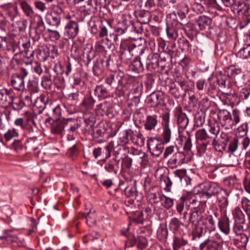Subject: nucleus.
Here are the masks:
<instances>
[{"mask_svg":"<svg viewBox=\"0 0 250 250\" xmlns=\"http://www.w3.org/2000/svg\"><path fill=\"white\" fill-rule=\"evenodd\" d=\"M135 44L130 41H122L120 45V53L122 59L130 60L134 55V52L138 50Z\"/></svg>","mask_w":250,"mask_h":250,"instance_id":"7ed1b4c3","label":"nucleus"},{"mask_svg":"<svg viewBox=\"0 0 250 250\" xmlns=\"http://www.w3.org/2000/svg\"><path fill=\"white\" fill-rule=\"evenodd\" d=\"M171 130L169 126H163L162 139L164 143H167L170 141L171 138Z\"/></svg>","mask_w":250,"mask_h":250,"instance_id":"c9c22d12","label":"nucleus"},{"mask_svg":"<svg viewBox=\"0 0 250 250\" xmlns=\"http://www.w3.org/2000/svg\"><path fill=\"white\" fill-rule=\"evenodd\" d=\"M11 104L12 105L13 109L17 111L21 109L24 106L21 99L14 100L13 99V102Z\"/></svg>","mask_w":250,"mask_h":250,"instance_id":"13d9d810","label":"nucleus"},{"mask_svg":"<svg viewBox=\"0 0 250 250\" xmlns=\"http://www.w3.org/2000/svg\"><path fill=\"white\" fill-rule=\"evenodd\" d=\"M137 23H134L137 25V28L139 26H142V24H146L149 23L151 19V14L147 10L140 11L137 15Z\"/></svg>","mask_w":250,"mask_h":250,"instance_id":"6ab92c4d","label":"nucleus"},{"mask_svg":"<svg viewBox=\"0 0 250 250\" xmlns=\"http://www.w3.org/2000/svg\"><path fill=\"white\" fill-rule=\"evenodd\" d=\"M146 67L149 70H154L159 67L158 53H152L147 56L146 60Z\"/></svg>","mask_w":250,"mask_h":250,"instance_id":"f3484780","label":"nucleus"},{"mask_svg":"<svg viewBox=\"0 0 250 250\" xmlns=\"http://www.w3.org/2000/svg\"><path fill=\"white\" fill-rule=\"evenodd\" d=\"M124 192L128 197H134L136 195V188L132 186H128L125 189Z\"/></svg>","mask_w":250,"mask_h":250,"instance_id":"bf43d9fd","label":"nucleus"},{"mask_svg":"<svg viewBox=\"0 0 250 250\" xmlns=\"http://www.w3.org/2000/svg\"><path fill=\"white\" fill-rule=\"evenodd\" d=\"M143 30L142 26H139L137 28V25L135 24L132 21L124 20L117 23L115 28L116 35L114 39V40H116L117 36L122 35L124 34H129L133 32L141 33Z\"/></svg>","mask_w":250,"mask_h":250,"instance_id":"f257e3e1","label":"nucleus"},{"mask_svg":"<svg viewBox=\"0 0 250 250\" xmlns=\"http://www.w3.org/2000/svg\"><path fill=\"white\" fill-rule=\"evenodd\" d=\"M147 146L151 154L156 157H159L162 154L164 148V143L160 142L156 138L148 140Z\"/></svg>","mask_w":250,"mask_h":250,"instance_id":"39448f33","label":"nucleus"},{"mask_svg":"<svg viewBox=\"0 0 250 250\" xmlns=\"http://www.w3.org/2000/svg\"><path fill=\"white\" fill-rule=\"evenodd\" d=\"M188 243V240L185 238L184 233L180 236L175 235L173 243V250H179L181 247L186 246Z\"/></svg>","mask_w":250,"mask_h":250,"instance_id":"393cba45","label":"nucleus"},{"mask_svg":"<svg viewBox=\"0 0 250 250\" xmlns=\"http://www.w3.org/2000/svg\"><path fill=\"white\" fill-rule=\"evenodd\" d=\"M14 97L12 89H3L0 90V105L6 107L11 105Z\"/></svg>","mask_w":250,"mask_h":250,"instance_id":"9d476101","label":"nucleus"},{"mask_svg":"<svg viewBox=\"0 0 250 250\" xmlns=\"http://www.w3.org/2000/svg\"><path fill=\"white\" fill-rule=\"evenodd\" d=\"M119 163L120 160H117L116 156L106 163L104 168L107 172L116 174L119 169Z\"/></svg>","mask_w":250,"mask_h":250,"instance_id":"a211bd4d","label":"nucleus"},{"mask_svg":"<svg viewBox=\"0 0 250 250\" xmlns=\"http://www.w3.org/2000/svg\"><path fill=\"white\" fill-rule=\"evenodd\" d=\"M160 200L163 206L166 208H169L173 205V199L165 195L161 196Z\"/></svg>","mask_w":250,"mask_h":250,"instance_id":"8fccbe9b","label":"nucleus"},{"mask_svg":"<svg viewBox=\"0 0 250 250\" xmlns=\"http://www.w3.org/2000/svg\"><path fill=\"white\" fill-rule=\"evenodd\" d=\"M230 191L227 189L219 188L215 196H216L217 201L220 203L223 207H227L229 204L228 197L229 195Z\"/></svg>","mask_w":250,"mask_h":250,"instance_id":"dca6fc26","label":"nucleus"},{"mask_svg":"<svg viewBox=\"0 0 250 250\" xmlns=\"http://www.w3.org/2000/svg\"><path fill=\"white\" fill-rule=\"evenodd\" d=\"M237 11L238 13L241 12L244 14L241 22V27L243 28L247 26L250 23V14H249V10H245L243 12L241 9H238Z\"/></svg>","mask_w":250,"mask_h":250,"instance_id":"58836bf2","label":"nucleus"},{"mask_svg":"<svg viewBox=\"0 0 250 250\" xmlns=\"http://www.w3.org/2000/svg\"><path fill=\"white\" fill-rule=\"evenodd\" d=\"M196 138L207 143H210L213 141L212 137L205 129H199L196 131Z\"/></svg>","mask_w":250,"mask_h":250,"instance_id":"cd10ccee","label":"nucleus"},{"mask_svg":"<svg viewBox=\"0 0 250 250\" xmlns=\"http://www.w3.org/2000/svg\"><path fill=\"white\" fill-rule=\"evenodd\" d=\"M238 53L239 56L244 59L250 57V46H247L243 48L240 50Z\"/></svg>","mask_w":250,"mask_h":250,"instance_id":"0e129e2a","label":"nucleus"},{"mask_svg":"<svg viewBox=\"0 0 250 250\" xmlns=\"http://www.w3.org/2000/svg\"><path fill=\"white\" fill-rule=\"evenodd\" d=\"M129 241H130V244H128L129 242L126 244V245H128V247H132L136 244L137 247L140 249H143L146 248L147 244L146 239L141 236L137 237V238L132 237V238L129 240Z\"/></svg>","mask_w":250,"mask_h":250,"instance_id":"5701e85b","label":"nucleus"},{"mask_svg":"<svg viewBox=\"0 0 250 250\" xmlns=\"http://www.w3.org/2000/svg\"><path fill=\"white\" fill-rule=\"evenodd\" d=\"M173 174L175 177L180 181H181L183 178H187L186 176V170L185 169L176 170L173 172Z\"/></svg>","mask_w":250,"mask_h":250,"instance_id":"052dcab7","label":"nucleus"},{"mask_svg":"<svg viewBox=\"0 0 250 250\" xmlns=\"http://www.w3.org/2000/svg\"><path fill=\"white\" fill-rule=\"evenodd\" d=\"M105 149L108 152V157L110 156V153L112 150L114 151L115 157H117V155L121 153L125 154L128 151V147L121 143H119L118 141H112L108 143L107 146H105Z\"/></svg>","mask_w":250,"mask_h":250,"instance_id":"6e6552de","label":"nucleus"},{"mask_svg":"<svg viewBox=\"0 0 250 250\" xmlns=\"http://www.w3.org/2000/svg\"><path fill=\"white\" fill-rule=\"evenodd\" d=\"M226 144L220 141H216L215 139L212 141V145L215 150L218 152H222L225 150L226 147Z\"/></svg>","mask_w":250,"mask_h":250,"instance_id":"864d4df0","label":"nucleus"},{"mask_svg":"<svg viewBox=\"0 0 250 250\" xmlns=\"http://www.w3.org/2000/svg\"><path fill=\"white\" fill-rule=\"evenodd\" d=\"M218 117L221 125L226 129H230L233 127L232 115L227 110H220L218 112Z\"/></svg>","mask_w":250,"mask_h":250,"instance_id":"0eeeda50","label":"nucleus"},{"mask_svg":"<svg viewBox=\"0 0 250 250\" xmlns=\"http://www.w3.org/2000/svg\"><path fill=\"white\" fill-rule=\"evenodd\" d=\"M0 239L7 242L8 243L17 242L19 240L18 237L13 233L11 229H6L4 230V234L0 236Z\"/></svg>","mask_w":250,"mask_h":250,"instance_id":"bb28decb","label":"nucleus"},{"mask_svg":"<svg viewBox=\"0 0 250 250\" xmlns=\"http://www.w3.org/2000/svg\"><path fill=\"white\" fill-rule=\"evenodd\" d=\"M103 68L102 63L99 62H97L94 64L93 67V72L95 76H99L102 74Z\"/></svg>","mask_w":250,"mask_h":250,"instance_id":"e2e57ef3","label":"nucleus"},{"mask_svg":"<svg viewBox=\"0 0 250 250\" xmlns=\"http://www.w3.org/2000/svg\"><path fill=\"white\" fill-rule=\"evenodd\" d=\"M233 126L239 123L240 120V112L238 109H234L232 110L231 114Z\"/></svg>","mask_w":250,"mask_h":250,"instance_id":"680f3d73","label":"nucleus"},{"mask_svg":"<svg viewBox=\"0 0 250 250\" xmlns=\"http://www.w3.org/2000/svg\"><path fill=\"white\" fill-rule=\"evenodd\" d=\"M219 187L215 183L206 182L200 185L202 196H205L209 199L212 196H215Z\"/></svg>","mask_w":250,"mask_h":250,"instance_id":"423d86ee","label":"nucleus"},{"mask_svg":"<svg viewBox=\"0 0 250 250\" xmlns=\"http://www.w3.org/2000/svg\"><path fill=\"white\" fill-rule=\"evenodd\" d=\"M176 83H178L180 86V89L182 91H184V93L183 94V97H185L186 92L190 90V87L188 86V83L187 81L178 80L176 81Z\"/></svg>","mask_w":250,"mask_h":250,"instance_id":"603ef678","label":"nucleus"},{"mask_svg":"<svg viewBox=\"0 0 250 250\" xmlns=\"http://www.w3.org/2000/svg\"><path fill=\"white\" fill-rule=\"evenodd\" d=\"M164 170H165V168L163 167L158 169L155 172V175L160 178L162 182L163 181L165 183L166 185L165 189L167 191H170L172 183L169 177L163 175L162 172Z\"/></svg>","mask_w":250,"mask_h":250,"instance_id":"b1692460","label":"nucleus"},{"mask_svg":"<svg viewBox=\"0 0 250 250\" xmlns=\"http://www.w3.org/2000/svg\"><path fill=\"white\" fill-rule=\"evenodd\" d=\"M236 235L237 236L236 240L239 247L241 248L246 247L249 240L248 236L244 233Z\"/></svg>","mask_w":250,"mask_h":250,"instance_id":"49530a36","label":"nucleus"},{"mask_svg":"<svg viewBox=\"0 0 250 250\" xmlns=\"http://www.w3.org/2000/svg\"><path fill=\"white\" fill-rule=\"evenodd\" d=\"M86 219V223L89 226H92L96 224V214L95 210H90L86 214H84Z\"/></svg>","mask_w":250,"mask_h":250,"instance_id":"ea45409f","label":"nucleus"},{"mask_svg":"<svg viewBox=\"0 0 250 250\" xmlns=\"http://www.w3.org/2000/svg\"><path fill=\"white\" fill-rule=\"evenodd\" d=\"M112 42L107 38H100L96 43L95 49L99 52H106L110 49Z\"/></svg>","mask_w":250,"mask_h":250,"instance_id":"aec40b11","label":"nucleus"},{"mask_svg":"<svg viewBox=\"0 0 250 250\" xmlns=\"http://www.w3.org/2000/svg\"><path fill=\"white\" fill-rule=\"evenodd\" d=\"M238 146L242 149H246L250 143V139L247 136H242L235 138Z\"/></svg>","mask_w":250,"mask_h":250,"instance_id":"72a5a7b5","label":"nucleus"},{"mask_svg":"<svg viewBox=\"0 0 250 250\" xmlns=\"http://www.w3.org/2000/svg\"><path fill=\"white\" fill-rule=\"evenodd\" d=\"M146 49L145 48H142L141 49L140 53V56H141V58L140 57L139 58H136L132 62L131 64L129 66L130 69L136 73H140L142 72L144 70V66L142 63L141 59H144L145 57L144 56V54L145 53V51Z\"/></svg>","mask_w":250,"mask_h":250,"instance_id":"2eb2a0df","label":"nucleus"},{"mask_svg":"<svg viewBox=\"0 0 250 250\" xmlns=\"http://www.w3.org/2000/svg\"><path fill=\"white\" fill-rule=\"evenodd\" d=\"M163 101V95L160 92L152 93L148 98L151 106L156 107L160 104Z\"/></svg>","mask_w":250,"mask_h":250,"instance_id":"c85d7f7f","label":"nucleus"},{"mask_svg":"<svg viewBox=\"0 0 250 250\" xmlns=\"http://www.w3.org/2000/svg\"><path fill=\"white\" fill-rule=\"evenodd\" d=\"M175 115L177 118V122L179 127L185 129L188 124V119L186 114L181 112V107L176 108Z\"/></svg>","mask_w":250,"mask_h":250,"instance_id":"412c9836","label":"nucleus"},{"mask_svg":"<svg viewBox=\"0 0 250 250\" xmlns=\"http://www.w3.org/2000/svg\"><path fill=\"white\" fill-rule=\"evenodd\" d=\"M187 228V226L181 222L176 217L172 218L169 224V228L175 235L179 234L182 235L184 233V230Z\"/></svg>","mask_w":250,"mask_h":250,"instance_id":"9b49d317","label":"nucleus"},{"mask_svg":"<svg viewBox=\"0 0 250 250\" xmlns=\"http://www.w3.org/2000/svg\"><path fill=\"white\" fill-rule=\"evenodd\" d=\"M97 112L102 116H106L109 118L114 116L112 104L110 102H104L99 104L97 107Z\"/></svg>","mask_w":250,"mask_h":250,"instance_id":"f8f14e48","label":"nucleus"},{"mask_svg":"<svg viewBox=\"0 0 250 250\" xmlns=\"http://www.w3.org/2000/svg\"><path fill=\"white\" fill-rule=\"evenodd\" d=\"M48 100V98L43 95L37 98L34 104L35 110L41 114L45 108Z\"/></svg>","mask_w":250,"mask_h":250,"instance_id":"4be33fe9","label":"nucleus"},{"mask_svg":"<svg viewBox=\"0 0 250 250\" xmlns=\"http://www.w3.org/2000/svg\"><path fill=\"white\" fill-rule=\"evenodd\" d=\"M219 229L225 234H228L229 232V225L228 219H223L219 221L218 223Z\"/></svg>","mask_w":250,"mask_h":250,"instance_id":"c03bdc74","label":"nucleus"},{"mask_svg":"<svg viewBox=\"0 0 250 250\" xmlns=\"http://www.w3.org/2000/svg\"><path fill=\"white\" fill-rule=\"evenodd\" d=\"M45 32V26L42 19L38 21L35 27V32L37 37L39 38L41 35H43Z\"/></svg>","mask_w":250,"mask_h":250,"instance_id":"79ce46f5","label":"nucleus"},{"mask_svg":"<svg viewBox=\"0 0 250 250\" xmlns=\"http://www.w3.org/2000/svg\"><path fill=\"white\" fill-rule=\"evenodd\" d=\"M94 93L98 97L101 98H105L108 95L107 90L103 85L97 86L95 89Z\"/></svg>","mask_w":250,"mask_h":250,"instance_id":"a18cd8bd","label":"nucleus"},{"mask_svg":"<svg viewBox=\"0 0 250 250\" xmlns=\"http://www.w3.org/2000/svg\"><path fill=\"white\" fill-rule=\"evenodd\" d=\"M20 4L24 13L27 16H30L33 13L31 6L26 1L22 0L20 2Z\"/></svg>","mask_w":250,"mask_h":250,"instance_id":"3c124183","label":"nucleus"},{"mask_svg":"<svg viewBox=\"0 0 250 250\" xmlns=\"http://www.w3.org/2000/svg\"><path fill=\"white\" fill-rule=\"evenodd\" d=\"M196 22L200 30H205L209 24V19L206 16H200L196 20Z\"/></svg>","mask_w":250,"mask_h":250,"instance_id":"473e14b6","label":"nucleus"},{"mask_svg":"<svg viewBox=\"0 0 250 250\" xmlns=\"http://www.w3.org/2000/svg\"><path fill=\"white\" fill-rule=\"evenodd\" d=\"M157 123L156 115H147L144 122V126L146 130L151 131L155 128Z\"/></svg>","mask_w":250,"mask_h":250,"instance_id":"a878e982","label":"nucleus"},{"mask_svg":"<svg viewBox=\"0 0 250 250\" xmlns=\"http://www.w3.org/2000/svg\"><path fill=\"white\" fill-rule=\"evenodd\" d=\"M51 77L48 75H44L42 78V85L45 89L50 88L51 85Z\"/></svg>","mask_w":250,"mask_h":250,"instance_id":"69168bd1","label":"nucleus"},{"mask_svg":"<svg viewBox=\"0 0 250 250\" xmlns=\"http://www.w3.org/2000/svg\"><path fill=\"white\" fill-rule=\"evenodd\" d=\"M18 135L19 133L17 131L16 129L13 128L12 129H9L4 134V139L6 142H8L18 137Z\"/></svg>","mask_w":250,"mask_h":250,"instance_id":"09e8293b","label":"nucleus"},{"mask_svg":"<svg viewBox=\"0 0 250 250\" xmlns=\"http://www.w3.org/2000/svg\"><path fill=\"white\" fill-rule=\"evenodd\" d=\"M117 79V72L110 74L105 79V82L112 87H117V79Z\"/></svg>","mask_w":250,"mask_h":250,"instance_id":"a19ab883","label":"nucleus"},{"mask_svg":"<svg viewBox=\"0 0 250 250\" xmlns=\"http://www.w3.org/2000/svg\"><path fill=\"white\" fill-rule=\"evenodd\" d=\"M7 14L11 21L14 20L18 15V9L16 6H11L9 7Z\"/></svg>","mask_w":250,"mask_h":250,"instance_id":"338daca9","label":"nucleus"},{"mask_svg":"<svg viewBox=\"0 0 250 250\" xmlns=\"http://www.w3.org/2000/svg\"><path fill=\"white\" fill-rule=\"evenodd\" d=\"M73 122H74V119L72 118L64 119L55 118L54 117L52 123V132L56 134H61L64 130V127L69 123Z\"/></svg>","mask_w":250,"mask_h":250,"instance_id":"20e7f679","label":"nucleus"},{"mask_svg":"<svg viewBox=\"0 0 250 250\" xmlns=\"http://www.w3.org/2000/svg\"><path fill=\"white\" fill-rule=\"evenodd\" d=\"M186 156L183 152H176L168 160L167 166L171 168H175L185 162Z\"/></svg>","mask_w":250,"mask_h":250,"instance_id":"1a4fd4ad","label":"nucleus"},{"mask_svg":"<svg viewBox=\"0 0 250 250\" xmlns=\"http://www.w3.org/2000/svg\"><path fill=\"white\" fill-rule=\"evenodd\" d=\"M239 96L242 100L248 99L250 98V88L244 87L241 89Z\"/></svg>","mask_w":250,"mask_h":250,"instance_id":"6e6d98bb","label":"nucleus"},{"mask_svg":"<svg viewBox=\"0 0 250 250\" xmlns=\"http://www.w3.org/2000/svg\"><path fill=\"white\" fill-rule=\"evenodd\" d=\"M19 43V41L17 42L13 39L9 38L6 46L3 51L13 54V59H14L15 57L21 53Z\"/></svg>","mask_w":250,"mask_h":250,"instance_id":"ddd939ff","label":"nucleus"},{"mask_svg":"<svg viewBox=\"0 0 250 250\" xmlns=\"http://www.w3.org/2000/svg\"><path fill=\"white\" fill-rule=\"evenodd\" d=\"M189 11L188 5L186 4L180 3L177 6V14L181 20H184L186 17Z\"/></svg>","mask_w":250,"mask_h":250,"instance_id":"7c9ffc66","label":"nucleus"},{"mask_svg":"<svg viewBox=\"0 0 250 250\" xmlns=\"http://www.w3.org/2000/svg\"><path fill=\"white\" fill-rule=\"evenodd\" d=\"M233 215L235 219L234 222H238V223H245V216L238 207L236 208L233 211Z\"/></svg>","mask_w":250,"mask_h":250,"instance_id":"f704fd0d","label":"nucleus"},{"mask_svg":"<svg viewBox=\"0 0 250 250\" xmlns=\"http://www.w3.org/2000/svg\"><path fill=\"white\" fill-rule=\"evenodd\" d=\"M79 27L78 22L75 21H69L64 27V35L69 38H73L78 34Z\"/></svg>","mask_w":250,"mask_h":250,"instance_id":"4468645a","label":"nucleus"},{"mask_svg":"<svg viewBox=\"0 0 250 250\" xmlns=\"http://www.w3.org/2000/svg\"><path fill=\"white\" fill-rule=\"evenodd\" d=\"M62 18L51 14L47 15L46 20L48 24L55 27H57L61 23Z\"/></svg>","mask_w":250,"mask_h":250,"instance_id":"c756f323","label":"nucleus"},{"mask_svg":"<svg viewBox=\"0 0 250 250\" xmlns=\"http://www.w3.org/2000/svg\"><path fill=\"white\" fill-rule=\"evenodd\" d=\"M220 243L216 241H210L207 246L208 250H219L220 249Z\"/></svg>","mask_w":250,"mask_h":250,"instance_id":"774afa93","label":"nucleus"},{"mask_svg":"<svg viewBox=\"0 0 250 250\" xmlns=\"http://www.w3.org/2000/svg\"><path fill=\"white\" fill-rule=\"evenodd\" d=\"M208 125L209 127L208 133L212 137L213 141H214L219 132L220 127L217 123L215 122H209Z\"/></svg>","mask_w":250,"mask_h":250,"instance_id":"2f4dec72","label":"nucleus"},{"mask_svg":"<svg viewBox=\"0 0 250 250\" xmlns=\"http://www.w3.org/2000/svg\"><path fill=\"white\" fill-rule=\"evenodd\" d=\"M178 43L184 50H189L191 46L189 41L185 38H180L178 40Z\"/></svg>","mask_w":250,"mask_h":250,"instance_id":"5fc2aeb1","label":"nucleus"},{"mask_svg":"<svg viewBox=\"0 0 250 250\" xmlns=\"http://www.w3.org/2000/svg\"><path fill=\"white\" fill-rule=\"evenodd\" d=\"M28 74L26 69L21 67L19 72L12 74L11 84L15 90L22 91L25 89V79Z\"/></svg>","mask_w":250,"mask_h":250,"instance_id":"f03ea898","label":"nucleus"},{"mask_svg":"<svg viewBox=\"0 0 250 250\" xmlns=\"http://www.w3.org/2000/svg\"><path fill=\"white\" fill-rule=\"evenodd\" d=\"M127 77L125 75L123 71L117 72V87L119 86H124L127 83Z\"/></svg>","mask_w":250,"mask_h":250,"instance_id":"de8ad7c7","label":"nucleus"},{"mask_svg":"<svg viewBox=\"0 0 250 250\" xmlns=\"http://www.w3.org/2000/svg\"><path fill=\"white\" fill-rule=\"evenodd\" d=\"M185 201H188L191 208L194 209H197L201 201H198L197 198L195 197V195L192 194H188L185 197Z\"/></svg>","mask_w":250,"mask_h":250,"instance_id":"e433bc0d","label":"nucleus"},{"mask_svg":"<svg viewBox=\"0 0 250 250\" xmlns=\"http://www.w3.org/2000/svg\"><path fill=\"white\" fill-rule=\"evenodd\" d=\"M167 34L168 38L172 40H176L178 37L177 30L172 27H167Z\"/></svg>","mask_w":250,"mask_h":250,"instance_id":"4d7b16f0","label":"nucleus"},{"mask_svg":"<svg viewBox=\"0 0 250 250\" xmlns=\"http://www.w3.org/2000/svg\"><path fill=\"white\" fill-rule=\"evenodd\" d=\"M132 131L131 129L125 130L123 133L122 136L118 139L115 140V141H118L119 143H121L125 146L129 142L128 137L132 134Z\"/></svg>","mask_w":250,"mask_h":250,"instance_id":"37998d69","label":"nucleus"},{"mask_svg":"<svg viewBox=\"0 0 250 250\" xmlns=\"http://www.w3.org/2000/svg\"><path fill=\"white\" fill-rule=\"evenodd\" d=\"M169 92L175 98L178 99L181 96H183L182 90L176 85L172 83L169 86Z\"/></svg>","mask_w":250,"mask_h":250,"instance_id":"4c0bfd02","label":"nucleus"}]
</instances>
